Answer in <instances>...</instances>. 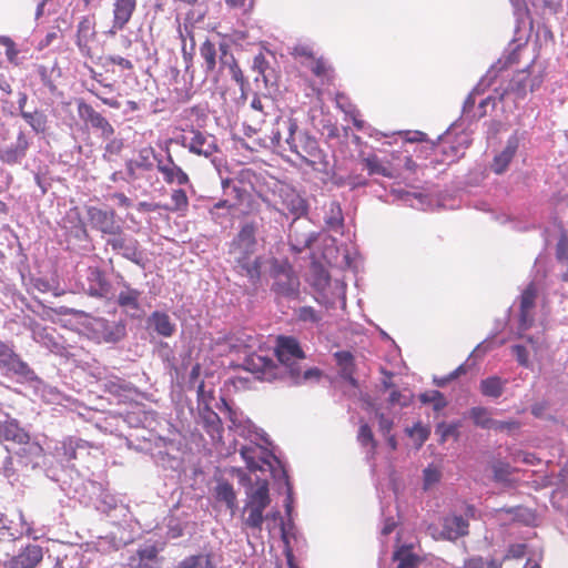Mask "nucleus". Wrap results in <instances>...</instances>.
I'll return each instance as SVG.
<instances>
[{
  "label": "nucleus",
  "instance_id": "obj_41",
  "mask_svg": "<svg viewBox=\"0 0 568 568\" xmlns=\"http://www.w3.org/2000/svg\"><path fill=\"white\" fill-rule=\"evenodd\" d=\"M264 510H265V508L245 505L244 511H247V517L244 519V525L252 529L261 530L263 521H264V517H263Z\"/></svg>",
  "mask_w": 568,
  "mask_h": 568
},
{
  "label": "nucleus",
  "instance_id": "obj_15",
  "mask_svg": "<svg viewBox=\"0 0 568 568\" xmlns=\"http://www.w3.org/2000/svg\"><path fill=\"white\" fill-rule=\"evenodd\" d=\"M0 366L3 368L26 376L30 373L29 365L17 354L13 347L0 339Z\"/></svg>",
  "mask_w": 568,
  "mask_h": 568
},
{
  "label": "nucleus",
  "instance_id": "obj_47",
  "mask_svg": "<svg viewBox=\"0 0 568 568\" xmlns=\"http://www.w3.org/2000/svg\"><path fill=\"white\" fill-rule=\"evenodd\" d=\"M296 317L301 322L318 323L322 317L312 306H303L296 310Z\"/></svg>",
  "mask_w": 568,
  "mask_h": 568
},
{
  "label": "nucleus",
  "instance_id": "obj_44",
  "mask_svg": "<svg viewBox=\"0 0 568 568\" xmlns=\"http://www.w3.org/2000/svg\"><path fill=\"white\" fill-rule=\"evenodd\" d=\"M106 140H108V142L104 146L103 158L106 161H113L114 158L118 156L122 152L124 143H123L122 139H116V138H112V136Z\"/></svg>",
  "mask_w": 568,
  "mask_h": 568
},
{
  "label": "nucleus",
  "instance_id": "obj_39",
  "mask_svg": "<svg viewBox=\"0 0 568 568\" xmlns=\"http://www.w3.org/2000/svg\"><path fill=\"white\" fill-rule=\"evenodd\" d=\"M176 568H216L211 555L197 554L185 557Z\"/></svg>",
  "mask_w": 568,
  "mask_h": 568
},
{
  "label": "nucleus",
  "instance_id": "obj_27",
  "mask_svg": "<svg viewBox=\"0 0 568 568\" xmlns=\"http://www.w3.org/2000/svg\"><path fill=\"white\" fill-rule=\"evenodd\" d=\"M271 503L268 484L266 480H257L254 488L247 493L246 506L266 508Z\"/></svg>",
  "mask_w": 568,
  "mask_h": 568
},
{
  "label": "nucleus",
  "instance_id": "obj_40",
  "mask_svg": "<svg viewBox=\"0 0 568 568\" xmlns=\"http://www.w3.org/2000/svg\"><path fill=\"white\" fill-rule=\"evenodd\" d=\"M231 348L240 352L242 349H251L254 346V337L245 332H239L227 337Z\"/></svg>",
  "mask_w": 568,
  "mask_h": 568
},
{
  "label": "nucleus",
  "instance_id": "obj_5",
  "mask_svg": "<svg viewBox=\"0 0 568 568\" xmlns=\"http://www.w3.org/2000/svg\"><path fill=\"white\" fill-rule=\"evenodd\" d=\"M175 142L187 149L191 153L206 159L217 152L215 138L193 126L184 129Z\"/></svg>",
  "mask_w": 568,
  "mask_h": 568
},
{
  "label": "nucleus",
  "instance_id": "obj_21",
  "mask_svg": "<svg viewBox=\"0 0 568 568\" xmlns=\"http://www.w3.org/2000/svg\"><path fill=\"white\" fill-rule=\"evenodd\" d=\"M518 145H519V141H518L517 136H510L507 140L506 146L504 148V150L500 153H498L494 158L493 163H491V170L496 174H501L507 170L508 165L513 161V159L518 150Z\"/></svg>",
  "mask_w": 568,
  "mask_h": 568
},
{
  "label": "nucleus",
  "instance_id": "obj_35",
  "mask_svg": "<svg viewBox=\"0 0 568 568\" xmlns=\"http://www.w3.org/2000/svg\"><path fill=\"white\" fill-rule=\"evenodd\" d=\"M468 414L475 426L484 429H494L495 419L491 418L488 408L483 406L471 407Z\"/></svg>",
  "mask_w": 568,
  "mask_h": 568
},
{
  "label": "nucleus",
  "instance_id": "obj_62",
  "mask_svg": "<svg viewBox=\"0 0 568 568\" xmlns=\"http://www.w3.org/2000/svg\"><path fill=\"white\" fill-rule=\"evenodd\" d=\"M377 418H378V426H379V430L384 434V435H388L393 428V420L389 419L388 417L385 416V414L383 413H377L376 414Z\"/></svg>",
  "mask_w": 568,
  "mask_h": 568
},
{
  "label": "nucleus",
  "instance_id": "obj_56",
  "mask_svg": "<svg viewBox=\"0 0 568 568\" xmlns=\"http://www.w3.org/2000/svg\"><path fill=\"white\" fill-rule=\"evenodd\" d=\"M332 214L333 215L326 221L327 224L332 227L342 226L343 216L338 204L332 203Z\"/></svg>",
  "mask_w": 568,
  "mask_h": 568
},
{
  "label": "nucleus",
  "instance_id": "obj_51",
  "mask_svg": "<svg viewBox=\"0 0 568 568\" xmlns=\"http://www.w3.org/2000/svg\"><path fill=\"white\" fill-rule=\"evenodd\" d=\"M436 433L440 437V443H445L449 436H458L457 425L442 423L437 426Z\"/></svg>",
  "mask_w": 568,
  "mask_h": 568
},
{
  "label": "nucleus",
  "instance_id": "obj_25",
  "mask_svg": "<svg viewBox=\"0 0 568 568\" xmlns=\"http://www.w3.org/2000/svg\"><path fill=\"white\" fill-rule=\"evenodd\" d=\"M235 250L240 252H253L256 245V226L254 223L242 225L236 239L233 242Z\"/></svg>",
  "mask_w": 568,
  "mask_h": 568
},
{
  "label": "nucleus",
  "instance_id": "obj_17",
  "mask_svg": "<svg viewBox=\"0 0 568 568\" xmlns=\"http://www.w3.org/2000/svg\"><path fill=\"white\" fill-rule=\"evenodd\" d=\"M469 523L460 515H449L443 519V529L439 537L445 540L455 541L468 535Z\"/></svg>",
  "mask_w": 568,
  "mask_h": 568
},
{
  "label": "nucleus",
  "instance_id": "obj_12",
  "mask_svg": "<svg viewBox=\"0 0 568 568\" xmlns=\"http://www.w3.org/2000/svg\"><path fill=\"white\" fill-rule=\"evenodd\" d=\"M135 9L136 0H114L112 26L106 34L113 37L123 30L130 22Z\"/></svg>",
  "mask_w": 568,
  "mask_h": 568
},
{
  "label": "nucleus",
  "instance_id": "obj_43",
  "mask_svg": "<svg viewBox=\"0 0 568 568\" xmlns=\"http://www.w3.org/2000/svg\"><path fill=\"white\" fill-rule=\"evenodd\" d=\"M357 440L362 446H365V447L369 446L372 453H374L377 447V443L374 438V434L368 424H362L359 426L358 434H357Z\"/></svg>",
  "mask_w": 568,
  "mask_h": 568
},
{
  "label": "nucleus",
  "instance_id": "obj_20",
  "mask_svg": "<svg viewBox=\"0 0 568 568\" xmlns=\"http://www.w3.org/2000/svg\"><path fill=\"white\" fill-rule=\"evenodd\" d=\"M95 18L94 16H84L78 23L77 45L82 53L89 54L90 42L95 38Z\"/></svg>",
  "mask_w": 568,
  "mask_h": 568
},
{
  "label": "nucleus",
  "instance_id": "obj_28",
  "mask_svg": "<svg viewBox=\"0 0 568 568\" xmlns=\"http://www.w3.org/2000/svg\"><path fill=\"white\" fill-rule=\"evenodd\" d=\"M148 322L150 326H152L154 331L163 337H171L175 332L174 323L171 322L170 316L164 312H153L149 316Z\"/></svg>",
  "mask_w": 568,
  "mask_h": 568
},
{
  "label": "nucleus",
  "instance_id": "obj_34",
  "mask_svg": "<svg viewBox=\"0 0 568 568\" xmlns=\"http://www.w3.org/2000/svg\"><path fill=\"white\" fill-rule=\"evenodd\" d=\"M220 51H221V54H220L221 65L229 68L232 78L237 83H243L244 82L243 72H242L240 65L237 64L236 60L234 59V57L232 54H227V45L221 44Z\"/></svg>",
  "mask_w": 568,
  "mask_h": 568
},
{
  "label": "nucleus",
  "instance_id": "obj_14",
  "mask_svg": "<svg viewBox=\"0 0 568 568\" xmlns=\"http://www.w3.org/2000/svg\"><path fill=\"white\" fill-rule=\"evenodd\" d=\"M84 290L92 297L103 298L110 293L111 284L101 268L90 266L87 270V287Z\"/></svg>",
  "mask_w": 568,
  "mask_h": 568
},
{
  "label": "nucleus",
  "instance_id": "obj_32",
  "mask_svg": "<svg viewBox=\"0 0 568 568\" xmlns=\"http://www.w3.org/2000/svg\"><path fill=\"white\" fill-rule=\"evenodd\" d=\"M215 498L217 501L224 503L232 513L237 506L236 493L229 481L221 480L217 483Z\"/></svg>",
  "mask_w": 568,
  "mask_h": 568
},
{
  "label": "nucleus",
  "instance_id": "obj_24",
  "mask_svg": "<svg viewBox=\"0 0 568 568\" xmlns=\"http://www.w3.org/2000/svg\"><path fill=\"white\" fill-rule=\"evenodd\" d=\"M200 418L203 428L213 440L222 437L223 424L220 416L214 410L205 406L200 410Z\"/></svg>",
  "mask_w": 568,
  "mask_h": 568
},
{
  "label": "nucleus",
  "instance_id": "obj_61",
  "mask_svg": "<svg viewBox=\"0 0 568 568\" xmlns=\"http://www.w3.org/2000/svg\"><path fill=\"white\" fill-rule=\"evenodd\" d=\"M61 449L63 450V456L67 460H72L77 458V446L73 444L71 439L64 440L62 443Z\"/></svg>",
  "mask_w": 568,
  "mask_h": 568
},
{
  "label": "nucleus",
  "instance_id": "obj_10",
  "mask_svg": "<svg viewBox=\"0 0 568 568\" xmlns=\"http://www.w3.org/2000/svg\"><path fill=\"white\" fill-rule=\"evenodd\" d=\"M172 142V140H169L165 143V152L166 158L165 159H159L155 158V161L158 163L156 168L158 171L162 174L163 180L168 184L176 183L179 185H185L190 182L189 175L180 168L173 160V156L171 154L169 144Z\"/></svg>",
  "mask_w": 568,
  "mask_h": 568
},
{
  "label": "nucleus",
  "instance_id": "obj_45",
  "mask_svg": "<svg viewBox=\"0 0 568 568\" xmlns=\"http://www.w3.org/2000/svg\"><path fill=\"white\" fill-rule=\"evenodd\" d=\"M419 399L424 404H433L435 410H440L446 406L444 395L439 390H430L420 394Z\"/></svg>",
  "mask_w": 568,
  "mask_h": 568
},
{
  "label": "nucleus",
  "instance_id": "obj_36",
  "mask_svg": "<svg viewBox=\"0 0 568 568\" xmlns=\"http://www.w3.org/2000/svg\"><path fill=\"white\" fill-rule=\"evenodd\" d=\"M216 48L215 44L210 41L205 40L201 47H200V55L203 59V67L205 70L206 75L214 72L216 68Z\"/></svg>",
  "mask_w": 568,
  "mask_h": 568
},
{
  "label": "nucleus",
  "instance_id": "obj_23",
  "mask_svg": "<svg viewBox=\"0 0 568 568\" xmlns=\"http://www.w3.org/2000/svg\"><path fill=\"white\" fill-rule=\"evenodd\" d=\"M537 292L532 284L527 286L520 296V327L527 329L531 323L532 317L530 315L531 310L535 306Z\"/></svg>",
  "mask_w": 568,
  "mask_h": 568
},
{
  "label": "nucleus",
  "instance_id": "obj_31",
  "mask_svg": "<svg viewBox=\"0 0 568 568\" xmlns=\"http://www.w3.org/2000/svg\"><path fill=\"white\" fill-rule=\"evenodd\" d=\"M240 454L250 470L254 471L262 469V465L265 463V460L261 457L263 454L262 447L257 445L243 446L240 449Z\"/></svg>",
  "mask_w": 568,
  "mask_h": 568
},
{
  "label": "nucleus",
  "instance_id": "obj_8",
  "mask_svg": "<svg viewBox=\"0 0 568 568\" xmlns=\"http://www.w3.org/2000/svg\"><path fill=\"white\" fill-rule=\"evenodd\" d=\"M276 355L278 361L285 365L292 377H300L298 362L305 358V354L296 338L281 336L278 338Z\"/></svg>",
  "mask_w": 568,
  "mask_h": 568
},
{
  "label": "nucleus",
  "instance_id": "obj_42",
  "mask_svg": "<svg viewBox=\"0 0 568 568\" xmlns=\"http://www.w3.org/2000/svg\"><path fill=\"white\" fill-rule=\"evenodd\" d=\"M336 364L341 369V375L349 374V372H356L355 358L348 351H339L334 354Z\"/></svg>",
  "mask_w": 568,
  "mask_h": 568
},
{
  "label": "nucleus",
  "instance_id": "obj_37",
  "mask_svg": "<svg viewBox=\"0 0 568 568\" xmlns=\"http://www.w3.org/2000/svg\"><path fill=\"white\" fill-rule=\"evenodd\" d=\"M291 55L300 62L302 67H306L311 61L317 58L313 45L308 43H297L291 50Z\"/></svg>",
  "mask_w": 568,
  "mask_h": 568
},
{
  "label": "nucleus",
  "instance_id": "obj_46",
  "mask_svg": "<svg viewBox=\"0 0 568 568\" xmlns=\"http://www.w3.org/2000/svg\"><path fill=\"white\" fill-rule=\"evenodd\" d=\"M556 258L568 266V235L562 233L556 244Z\"/></svg>",
  "mask_w": 568,
  "mask_h": 568
},
{
  "label": "nucleus",
  "instance_id": "obj_57",
  "mask_svg": "<svg viewBox=\"0 0 568 568\" xmlns=\"http://www.w3.org/2000/svg\"><path fill=\"white\" fill-rule=\"evenodd\" d=\"M440 479V473L436 468L427 467L424 470V484L425 487H429Z\"/></svg>",
  "mask_w": 568,
  "mask_h": 568
},
{
  "label": "nucleus",
  "instance_id": "obj_54",
  "mask_svg": "<svg viewBox=\"0 0 568 568\" xmlns=\"http://www.w3.org/2000/svg\"><path fill=\"white\" fill-rule=\"evenodd\" d=\"M514 355L516 356L517 362L525 367L529 365V354L525 346L523 345H514L511 347Z\"/></svg>",
  "mask_w": 568,
  "mask_h": 568
},
{
  "label": "nucleus",
  "instance_id": "obj_63",
  "mask_svg": "<svg viewBox=\"0 0 568 568\" xmlns=\"http://www.w3.org/2000/svg\"><path fill=\"white\" fill-rule=\"evenodd\" d=\"M106 61L111 64L119 65L125 70L133 69L132 62L129 59L120 57V55H109L106 58Z\"/></svg>",
  "mask_w": 568,
  "mask_h": 568
},
{
  "label": "nucleus",
  "instance_id": "obj_13",
  "mask_svg": "<svg viewBox=\"0 0 568 568\" xmlns=\"http://www.w3.org/2000/svg\"><path fill=\"white\" fill-rule=\"evenodd\" d=\"M106 244L114 252L120 253L124 258L139 264L142 252L139 248V242L135 239L121 235L120 232L106 241Z\"/></svg>",
  "mask_w": 568,
  "mask_h": 568
},
{
  "label": "nucleus",
  "instance_id": "obj_55",
  "mask_svg": "<svg viewBox=\"0 0 568 568\" xmlns=\"http://www.w3.org/2000/svg\"><path fill=\"white\" fill-rule=\"evenodd\" d=\"M0 43L6 47V55L10 62H14L18 55V50L16 49L14 42L7 37L0 38Z\"/></svg>",
  "mask_w": 568,
  "mask_h": 568
},
{
  "label": "nucleus",
  "instance_id": "obj_4",
  "mask_svg": "<svg viewBox=\"0 0 568 568\" xmlns=\"http://www.w3.org/2000/svg\"><path fill=\"white\" fill-rule=\"evenodd\" d=\"M10 442L20 446L22 457L39 458L43 456L42 446L32 442L29 433L22 428L17 419L0 422V443Z\"/></svg>",
  "mask_w": 568,
  "mask_h": 568
},
{
  "label": "nucleus",
  "instance_id": "obj_22",
  "mask_svg": "<svg viewBox=\"0 0 568 568\" xmlns=\"http://www.w3.org/2000/svg\"><path fill=\"white\" fill-rule=\"evenodd\" d=\"M97 333L105 343H116L125 336V325L122 323L100 320L97 322Z\"/></svg>",
  "mask_w": 568,
  "mask_h": 568
},
{
  "label": "nucleus",
  "instance_id": "obj_59",
  "mask_svg": "<svg viewBox=\"0 0 568 568\" xmlns=\"http://www.w3.org/2000/svg\"><path fill=\"white\" fill-rule=\"evenodd\" d=\"M494 476L497 480L505 479L508 475H510V466L506 463H497L493 466Z\"/></svg>",
  "mask_w": 568,
  "mask_h": 568
},
{
  "label": "nucleus",
  "instance_id": "obj_9",
  "mask_svg": "<svg viewBox=\"0 0 568 568\" xmlns=\"http://www.w3.org/2000/svg\"><path fill=\"white\" fill-rule=\"evenodd\" d=\"M77 111L79 118L85 125L100 132L102 139H110L114 134V128L100 112L84 100H77Z\"/></svg>",
  "mask_w": 568,
  "mask_h": 568
},
{
  "label": "nucleus",
  "instance_id": "obj_48",
  "mask_svg": "<svg viewBox=\"0 0 568 568\" xmlns=\"http://www.w3.org/2000/svg\"><path fill=\"white\" fill-rule=\"evenodd\" d=\"M67 219L77 222V224L74 225V229L78 230L75 236H88L87 226L81 219V214L78 207L71 209L67 214Z\"/></svg>",
  "mask_w": 568,
  "mask_h": 568
},
{
  "label": "nucleus",
  "instance_id": "obj_1",
  "mask_svg": "<svg viewBox=\"0 0 568 568\" xmlns=\"http://www.w3.org/2000/svg\"><path fill=\"white\" fill-rule=\"evenodd\" d=\"M288 135L285 139L290 151L296 156V165L307 166L313 171L326 172L328 162L317 140L305 131L298 130L294 119L283 122Z\"/></svg>",
  "mask_w": 568,
  "mask_h": 568
},
{
  "label": "nucleus",
  "instance_id": "obj_52",
  "mask_svg": "<svg viewBox=\"0 0 568 568\" xmlns=\"http://www.w3.org/2000/svg\"><path fill=\"white\" fill-rule=\"evenodd\" d=\"M156 158L154 155V150L153 148L149 146V148H143L142 150H140L139 152V156L138 159L134 161V163L138 164V166H141V168H145V169H150L151 168V158Z\"/></svg>",
  "mask_w": 568,
  "mask_h": 568
},
{
  "label": "nucleus",
  "instance_id": "obj_16",
  "mask_svg": "<svg viewBox=\"0 0 568 568\" xmlns=\"http://www.w3.org/2000/svg\"><path fill=\"white\" fill-rule=\"evenodd\" d=\"M253 252H241L236 257L237 273L246 276L252 284H256L261 280L262 258L252 257Z\"/></svg>",
  "mask_w": 568,
  "mask_h": 568
},
{
  "label": "nucleus",
  "instance_id": "obj_33",
  "mask_svg": "<svg viewBox=\"0 0 568 568\" xmlns=\"http://www.w3.org/2000/svg\"><path fill=\"white\" fill-rule=\"evenodd\" d=\"M506 384V379L490 376L480 382V392L484 396L498 398L503 395Z\"/></svg>",
  "mask_w": 568,
  "mask_h": 568
},
{
  "label": "nucleus",
  "instance_id": "obj_26",
  "mask_svg": "<svg viewBox=\"0 0 568 568\" xmlns=\"http://www.w3.org/2000/svg\"><path fill=\"white\" fill-rule=\"evenodd\" d=\"M140 296L141 292L139 290L125 285V288L119 293L116 303L125 312L135 315L140 311Z\"/></svg>",
  "mask_w": 568,
  "mask_h": 568
},
{
  "label": "nucleus",
  "instance_id": "obj_19",
  "mask_svg": "<svg viewBox=\"0 0 568 568\" xmlns=\"http://www.w3.org/2000/svg\"><path fill=\"white\" fill-rule=\"evenodd\" d=\"M317 83L322 87L333 84L335 80V69L333 64L323 55L317 57L305 67Z\"/></svg>",
  "mask_w": 568,
  "mask_h": 568
},
{
  "label": "nucleus",
  "instance_id": "obj_3",
  "mask_svg": "<svg viewBox=\"0 0 568 568\" xmlns=\"http://www.w3.org/2000/svg\"><path fill=\"white\" fill-rule=\"evenodd\" d=\"M30 146L28 134L21 125L0 128V160L9 165L20 163Z\"/></svg>",
  "mask_w": 568,
  "mask_h": 568
},
{
  "label": "nucleus",
  "instance_id": "obj_64",
  "mask_svg": "<svg viewBox=\"0 0 568 568\" xmlns=\"http://www.w3.org/2000/svg\"><path fill=\"white\" fill-rule=\"evenodd\" d=\"M267 65H268V63L263 53H258L257 55L254 57L253 69L256 70L260 74H262L264 78H266L265 70H266Z\"/></svg>",
  "mask_w": 568,
  "mask_h": 568
},
{
  "label": "nucleus",
  "instance_id": "obj_49",
  "mask_svg": "<svg viewBox=\"0 0 568 568\" xmlns=\"http://www.w3.org/2000/svg\"><path fill=\"white\" fill-rule=\"evenodd\" d=\"M171 201L173 203V210L183 211L189 206V199L184 190H173L171 194Z\"/></svg>",
  "mask_w": 568,
  "mask_h": 568
},
{
  "label": "nucleus",
  "instance_id": "obj_38",
  "mask_svg": "<svg viewBox=\"0 0 568 568\" xmlns=\"http://www.w3.org/2000/svg\"><path fill=\"white\" fill-rule=\"evenodd\" d=\"M21 116L37 133H44L48 128V118L42 111L27 112L21 110Z\"/></svg>",
  "mask_w": 568,
  "mask_h": 568
},
{
  "label": "nucleus",
  "instance_id": "obj_60",
  "mask_svg": "<svg viewBox=\"0 0 568 568\" xmlns=\"http://www.w3.org/2000/svg\"><path fill=\"white\" fill-rule=\"evenodd\" d=\"M158 554H159V550H158V548L155 546H149L146 548L138 550V556H139L141 561H143V560H149V561L154 560V559H156Z\"/></svg>",
  "mask_w": 568,
  "mask_h": 568
},
{
  "label": "nucleus",
  "instance_id": "obj_6",
  "mask_svg": "<svg viewBox=\"0 0 568 568\" xmlns=\"http://www.w3.org/2000/svg\"><path fill=\"white\" fill-rule=\"evenodd\" d=\"M43 559V548L37 544L21 546L0 559L1 568H37Z\"/></svg>",
  "mask_w": 568,
  "mask_h": 568
},
{
  "label": "nucleus",
  "instance_id": "obj_2",
  "mask_svg": "<svg viewBox=\"0 0 568 568\" xmlns=\"http://www.w3.org/2000/svg\"><path fill=\"white\" fill-rule=\"evenodd\" d=\"M270 275L273 280L271 290L278 298H298L301 282L287 258H273Z\"/></svg>",
  "mask_w": 568,
  "mask_h": 568
},
{
  "label": "nucleus",
  "instance_id": "obj_18",
  "mask_svg": "<svg viewBox=\"0 0 568 568\" xmlns=\"http://www.w3.org/2000/svg\"><path fill=\"white\" fill-rule=\"evenodd\" d=\"M281 203L277 207L278 211L287 212L296 217L306 212V203L302 196L293 189H281Z\"/></svg>",
  "mask_w": 568,
  "mask_h": 568
},
{
  "label": "nucleus",
  "instance_id": "obj_50",
  "mask_svg": "<svg viewBox=\"0 0 568 568\" xmlns=\"http://www.w3.org/2000/svg\"><path fill=\"white\" fill-rule=\"evenodd\" d=\"M408 434L418 442V447H420L427 440L429 429L417 423L408 430Z\"/></svg>",
  "mask_w": 568,
  "mask_h": 568
},
{
  "label": "nucleus",
  "instance_id": "obj_7",
  "mask_svg": "<svg viewBox=\"0 0 568 568\" xmlns=\"http://www.w3.org/2000/svg\"><path fill=\"white\" fill-rule=\"evenodd\" d=\"M544 81L540 71L535 73V67L529 65L526 69L517 71L510 79L505 93L514 94L516 99H524L528 92L538 89Z\"/></svg>",
  "mask_w": 568,
  "mask_h": 568
},
{
  "label": "nucleus",
  "instance_id": "obj_53",
  "mask_svg": "<svg viewBox=\"0 0 568 568\" xmlns=\"http://www.w3.org/2000/svg\"><path fill=\"white\" fill-rule=\"evenodd\" d=\"M335 102L338 109H341L345 114L351 112L356 105L352 103L349 98L343 93L338 92L335 95Z\"/></svg>",
  "mask_w": 568,
  "mask_h": 568
},
{
  "label": "nucleus",
  "instance_id": "obj_11",
  "mask_svg": "<svg viewBox=\"0 0 568 568\" xmlns=\"http://www.w3.org/2000/svg\"><path fill=\"white\" fill-rule=\"evenodd\" d=\"M87 216L91 226L104 234L115 235L121 231L115 222L114 211H105L95 206L87 207Z\"/></svg>",
  "mask_w": 568,
  "mask_h": 568
},
{
  "label": "nucleus",
  "instance_id": "obj_29",
  "mask_svg": "<svg viewBox=\"0 0 568 568\" xmlns=\"http://www.w3.org/2000/svg\"><path fill=\"white\" fill-rule=\"evenodd\" d=\"M362 163L369 175H382L385 178L394 176V172L390 165L381 161L376 154L362 156Z\"/></svg>",
  "mask_w": 568,
  "mask_h": 568
},
{
  "label": "nucleus",
  "instance_id": "obj_58",
  "mask_svg": "<svg viewBox=\"0 0 568 568\" xmlns=\"http://www.w3.org/2000/svg\"><path fill=\"white\" fill-rule=\"evenodd\" d=\"M519 427H520V423L517 420H514V419L507 420V422L495 420L494 430L513 432V430L519 429Z\"/></svg>",
  "mask_w": 568,
  "mask_h": 568
},
{
  "label": "nucleus",
  "instance_id": "obj_30",
  "mask_svg": "<svg viewBox=\"0 0 568 568\" xmlns=\"http://www.w3.org/2000/svg\"><path fill=\"white\" fill-rule=\"evenodd\" d=\"M393 560L398 561L397 568H416L420 558L413 552L412 545H402L393 554Z\"/></svg>",
  "mask_w": 568,
  "mask_h": 568
}]
</instances>
